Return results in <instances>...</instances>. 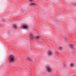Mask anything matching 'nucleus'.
<instances>
[{
  "label": "nucleus",
  "mask_w": 76,
  "mask_h": 76,
  "mask_svg": "<svg viewBox=\"0 0 76 76\" xmlns=\"http://www.w3.org/2000/svg\"><path fill=\"white\" fill-rule=\"evenodd\" d=\"M8 61L10 64H13L15 62V57L13 55H10L8 58Z\"/></svg>",
  "instance_id": "1"
},
{
  "label": "nucleus",
  "mask_w": 76,
  "mask_h": 76,
  "mask_svg": "<svg viewBox=\"0 0 76 76\" xmlns=\"http://www.w3.org/2000/svg\"><path fill=\"white\" fill-rule=\"evenodd\" d=\"M22 28L23 29H28V26L26 24L23 25L22 26Z\"/></svg>",
  "instance_id": "2"
},
{
  "label": "nucleus",
  "mask_w": 76,
  "mask_h": 76,
  "mask_svg": "<svg viewBox=\"0 0 76 76\" xmlns=\"http://www.w3.org/2000/svg\"><path fill=\"white\" fill-rule=\"evenodd\" d=\"M26 60L27 61H30L31 62V63H33V64H35V62L33 61L32 60V59L29 58V57H27L26 58Z\"/></svg>",
  "instance_id": "3"
},
{
  "label": "nucleus",
  "mask_w": 76,
  "mask_h": 76,
  "mask_svg": "<svg viewBox=\"0 0 76 76\" xmlns=\"http://www.w3.org/2000/svg\"><path fill=\"white\" fill-rule=\"evenodd\" d=\"M46 69L48 71V72H52L53 71V70H52V69H51V68L49 66H47L46 67Z\"/></svg>",
  "instance_id": "4"
},
{
  "label": "nucleus",
  "mask_w": 76,
  "mask_h": 76,
  "mask_svg": "<svg viewBox=\"0 0 76 76\" xmlns=\"http://www.w3.org/2000/svg\"><path fill=\"white\" fill-rule=\"evenodd\" d=\"M29 6H36V5H37V4L35 3H31L28 4Z\"/></svg>",
  "instance_id": "5"
},
{
  "label": "nucleus",
  "mask_w": 76,
  "mask_h": 76,
  "mask_svg": "<svg viewBox=\"0 0 76 76\" xmlns=\"http://www.w3.org/2000/svg\"><path fill=\"white\" fill-rule=\"evenodd\" d=\"M29 37L31 39H32L34 38V36H33V35L30 34Z\"/></svg>",
  "instance_id": "6"
},
{
  "label": "nucleus",
  "mask_w": 76,
  "mask_h": 76,
  "mask_svg": "<svg viewBox=\"0 0 76 76\" xmlns=\"http://www.w3.org/2000/svg\"><path fill=\"white\" fill-rule=\"evenodd\" d=\"M53 52L51 51H48V55H49L50 56H51L53 54Z\"/></svg>",
  "instance_id": "7"
},
{
  "label": "nucleus",
  "mask_w": 76,
  "mask_h": 76,
  "mask_svg": "<svg viewBox=\"0 0 76 76\" xmlns=\"http://www.w3.org/2000/svg\"><path fill=\"white\" fill-rule=\"evenodd\" d=\"M70 47L71 49H74V45L73 44H70Z\"/></svg>",
  "instance_id": "8"
},
{
  "label": "nucleus",
  "mask_w": 76,
  "mask_h": 76,
  "mask_svg": "<svg viewBox=\"0 0 76 76\" xmlns=\"http://www.w3.org/2000/svg\"><path fill=\"white\" fill-rule=\"evenodd\" d=\"M13 26L14 28L15 29H17V28H18V26H17V25H16L15 24H13Z\"/></svg>",
  "instance_id": "9"
},
{
  "label": "nucleus",
  "mask_w": 76,
  "mask_h": 76,
  "mask_svg": "<svg viewBox=\"0 0 76 76\" xmlns=\"http://www.w3.org/2000/svg\"><path fill=\"white\" fill-rule=\"evenodd\" d=\"M36 38L37 39H41V37L39 36H36Z\"/></svg>",
  "instance_id": "10"
},
{
  "label": "nucleus",
  "mask_w": 76,
  "mask_h": 76,
  "mask_svg": "<svg viewBox=\"0 0 76 76\" xmlns=\"http://www.w3.org/2000/svg\"><path fill=\"white\" fill-rule=\"evenodd\" d=\"M71 67H73L75 66V64L73 63H71L70 64Z\"/></svg>",
  "instance_id": "11"
},
{
  "label": "nucleus",
  "mask_w": 76,
  "mask_h": 76,
  "mask_svg": "<svg viewBox=\"0 0 76 76\" xmlns=\"http://www.w3.org/2000/svg\"><path fill=\"white\" fill-rule=\"evenodd\" d=\"M59 50H63V48L61 46H60L59 48Z\"/></svg>",
  "instance_id": "12"
},
{
  "label": "nucleus",
  "mask_w": 76,
  "mask_h": 76,
  "mask_svg": "<svg viewBox=\"0 0 76 76\" xmlns=\"http://www.w3.org/2000/svg\"><path fill=\"white\" fill-rule=\"evenodd\" d=\"M30 1H31V2H32L33 1V0H29Z\"/></svg>",
  "instance_id": "13"
},
{
  "label": "nucleus",
  "mask_w": 76,
  "mask_h": 76,
  "mask_svg": "<svg viewBox=\"0 0 76 76\" xmlns=\"http://www.w3.org/2000/svg\"><path fill=\"white\" fill-rule=\"evenodd\" d=\"M45 0L46 1H47V0Z\"/></svg>",
  "instance_id": "14"
}]
</instances>
